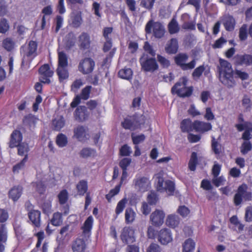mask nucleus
Instances as JSON below:
<instances>
[{
  "instance_id": "obj_1",
  "label": "nucleus",
  "mask_w": 252,
  "mask_h": 252,
  "mask_svg": "<svg viewBox=\"0 0 252 252\" xmlns=\"http://www.w3.org/2000/svg\"><path fill=\"white\" fill-rule=\"evenodd\" d=\"M220 80L228 88H232L236 85L233 76V71L231 64L223 59L220 60V64L218 66Z\"/></svg>"
},
{
  "instance_id": "obj_2",
  "label": "nucleus",
  "mask_w": 252,
  "mask_h": 252,
  "mask_svg": "<svg viewBox=\"0 0 252 252\" xmlns=\"http://www.w3.org/2000/svg\"><path fill=\"white\" fill-rule=\"evenodd\" d=\"M155 176L157 179V190L161 192L166 191L168 195H173L175 191L174 183L169 180L164 181L163 171L159 172Z\"/></svg>"
},
{
  "instance_id": "obj_3",
  "label": "nucleus",
  "mask_w": 252,
  "mask_h": 252,
  "mask_svg": "<svg viewBox=\"0 0 252 252\" xmlns=\"http://www.w3.org/2000/svg\"><path fill=\"white\" fill-rule=\"evenodd\" d=\"M144 123V117L143 115L135 114L125 118L122 122V126L126 129L134 130L140 128Z\"/></svg>"
},
{
  "instance_id": "obj_4",
  "label": "nucleus",
  "mask_w": 252,
  "mask_h": 252,
  "mask_svg": "<svg viewBox=\"0 0 252 252\" xmlns=\"http://www.w3.org/2000/svg\"><path fill=\"white\" fill-rule=\"evenodd\" d=\"M188 79L186 77L181 78L172 88L171 91L173 93H176L180 97H189L192 93L191 87H187Z\"/></svg>"
},
{
  "instance_id": "obj_5",
  "label": "nucleus",
  "mask_w": 252,
  "mask_h": 252,
  "mask_svg": "<svg viewBox=\"0 0 252 252\" xmlns=\"http://www.w3.org/2000/svg\"><path fill=\"white\" fill-rule=\"evenodd\" d=\"M252 198V193L248 185L246 184H242L238 187L234 195V203L235 205L238 206L242 203L243 200L250 201Z\"/></svg>"
},
{
  "instance_id": "obj_6",
  "label": "nucleus",
  "mask_w": 252,
  "mask_h": 252,
  "mask_svg": "<svg viewBox=\"0 0 252 252\" xmlns=\"http://www.w3.org/2000/svg\"><path fill=\"white\" fill-rule=\"evenodd\" d=\"M145 30L147 33H151L153 32L155 37L158 38L163 37L165 32V28L161 23L155 22L152 20L146 24Z\"/></svg>"
},
{
  "instance_id": "obj_7",
  "label": "nucleus",
  "mask_w": 252,
  "mask_h": 252,
  "mask_svg": "<svg viewBox=\"0 0 252 252\" xmlns=\"http://www.w3.org/2000/svg\"><path fill=\"white\" fill-rule=\"evenodd\" d=\"M37 47V43L32 40H31L27 45L21 47V53L23 56L22 64L28 60H31L36 56Z\"/></svg>"
},
{
  "instance_id": "obj_8",
  "label": "nucleus",
  "mask_w": 252,
  "mask_h": 252,
  "mask_svg": "<svg viewBox=\"0 0 252 252\" xmlns=\"http://www.w3.org/2000/svg\"><path fill=\"white\" fill-rule=\"evenodd\" d=\"M133 185L137 191L144 192L151 188V181L147 177L136 174L133 180Z\"/></svg>"
},
{
  "instance_id": "obj_9",
  "label": "nucleus",
  "mask_w": 252,
  "mask_h": 252,
  "mask_svg": "<svg viewBox=\"0 0 252 252\" xmlns=\"http://www.w3.org/2000/svg\"><path fill=\"white\" fill-rule=\"evenodd\" d=\"M189 56L186 53H179L175 57L176 63L183 70H190L194 68L196 65V61L192 60L189 63H186Z\"/></svg>"
},
{
  "instance_id": "obj_10",
  "label": "nucleus",
  "mask_w": 252,
  "mask_h": 252,
  "mask_svg": "<svg viewBox=\"0 0 252 252\" xmlns=\"http://www.w3.org/2000/svg\"><path fill=\"white\" fill-rule=\"evenodd\" d=\"M95 66V62L91 58L86 57L81 60L78 66V71L84 75L91 73Z\"/></svg>"
},
{
  "instance_id": "obj_11",
  "label": "nucleus",
  "mask_w": 252,
  "mask_h": 252,
  "mask_svg": "<svg viewBox=\"0 0 252 252\" xmlns=\"http://www.w3.org/2000/svg\"><path fill=\"white\" fill-rule=\"evenodd\" d=\"M120 237L122 242L126 244H132L135 241L134 230L130 227H125Z\"/></svg>"
},
{
  "instance_id": "obj_12",
  "label": "nucleus",
  "mask_w": 252,
  "mask_h": 252,
  "mask_svg": "<svg viewBox=\"0 0 252 252\" xmlns=\"http://www.w3.org/2000/svg\"><path fill=\"white\" fill-rule=\"evenodd\" d=\"M235 127L239 131L245 130L242 135V138L246 141L251 138V132L252 131V124L250 122H245L243 124H237Z\"/></svg>"
},
{
  "instance_id": "obj_13",
  "label": "nucleus",
  "mask_w": 252,
  "mask_h": 252,
  "mask_svg": "<svg viewBox=\"0 0 252 252\" xmlns=\"http://www.w3.org/2000/svg\"><path fill=\"white\" fill-rule=\"evenodd\" d=\"M171 231L167 228L161 229L158 233V241L162 245H167L172 241Z\"/></svg>"
},
{
  "instance_id": "obj_14",
  "label": "nucleus",
  "mask_w": 252,
  "mask_h": 252,
  "mask_svg": "<svg viewBox=\"0 0 252 252\" xmlns=\"http://www.w3.org/2000/svg\"><path fill=\"white\" fill-rule=\"evenodd\" d=\"M141 64L142 69L145 71L153 72L158 68L157 62L154 58H149L145 60L141 59Z\"/></svg>"
},
{
  "instance_id": "obj_15",
  "label": "nucleus",
  "mask_w": 252,
  "mask_h": 252,
  "mask_svg": "<svg viewBox=\"0 0 252 252\" xmlns=\"http://www.w3.org/2000/svg\"><path fill=\"white\" fill-rule=\"evenodd\" d=\"M23 139L22 134L20 130H14L10 135V140L8 143L9 147L13 148L21 144Z\"/></svg>"
},
{
  "instance_id": "obj_16",
  "label": "nucleus",
  "mask_w": 252,
  "mask_h": 252,
  "mask_svg": "<svg viewBox=\"0 0 252 252\" xmlns=\"http://www.w3.org/2000/svg\"><path fill=\"white\" fill-rule=\"evenodd\" d=\"M190 16L188 13H184L181 16V21L183 22L182 28L186 30L194 31L195 30V21H189Z\"/></svg>"
},
{
  "instance_id": "obj_17",
  "label": "nucleus",
  "mask_w": 252,
  "mask_h": 252,
  "mask_svg": "<svg viewBox=\"0 0 252 252\" xmlns=\"http://www.w3.org/2000/svg\"><path fill=\"white\" fill-rule=\"evenodd\" d=\"M164 217L165 214L162 211L156 210L151 215L150 220L153 225L159 226L163 223Z\"/></svg>"
},
{
  "instance_id": "obj_18",
  "label": "nucleus",
  "mask_w": 252,
  "mask_h": 252,
  "mask_svg": "<svg viewBox=\"0 0 252 252\" xmlns=\"http://www.w3.org/2000/svg\"><path fill=\"white\" fill-rule=\"evenodd\" d=\"M89 113L84 106H80L77 108L74 113L75 119L78 122H83L87 120Z\"/></svg>"
},
{
  "instance_id": "obj_19",
  "label": "nucleus",
  "mask_w": 252,
  "mask_h": 252,
  "mask_svg": "<svg viewBox=\"0 0 252 252\" xmlns=\"http://www.w3.org/2000/svg\"><path fill=\"white\" fill-rule=\"evenodd\" d=\"M91 39L89 34L85 32L81 33L78 37V46L80 49L85 50L90 48Z\"/></svg>"
},
{
  "instance_id": "obj_20",
  "label": "nucleus",
  "mask_w": 252,
  "mask_h": 252,
  "mask_svg": "<svg viewBox=\"0 0 252 252\" xmlns=\"http://www.w3.org/2000/svg\"><path fill=\"white\" fill-rule=\"evenodd\" d=\"M193 129L197 132H205L212 129V125L209 123L195 121L193 123Z\"/></svg>"
},
{
  "instance_id": "obj_21",
  "label": "nucleus",
  "mask_w": 252,
  "mask_h": 252,
  "mask_svg": "<svg viewBox=\"0 0 252 252\" xmlns=\"http://www.w3.org/2000/svg\"><path fill=\"white\" fill-rule=\"evenodd\" d=\"M235 64L239 65L252 64V55L247 54L237 55L235 57Z\"/></svg>"
},
{
  "instance_id": "obj_22",
  "label": "nucleus",
  "mask_w": 252,
  "mask_h": 252,
  "mask_svg": "<svg viewBox=\"0 0 252 252\" xmlns=\"http://www.w3.org/2000/svg\"><path fill=\"white\" fill-rule=\"evenodd\" d=\"M94 219L92 216H89L85 221L81 229L84 235L89 236L90 235L93 227Z\"/></svg>"
},
{
  "instance_id": "obj_23",
  "label": "nucleus",
  "mask_w": 252,
  "mask_h": 252,
  "mask_svg": "<svg viewBox=\"0 0 252 252\" xmlns=\"http://www.w3.org/2000/svg\"><path fill=\"white\" fill-rule=\"evenodd\" d=\"M223 25L227 31H232L235 26V21L234 18L230 15H226L222 19Z\"/></svg>"
},
{
  "instance_id": "obj_24",
  "label": "nucleus",
  "mask_w": 252,
  "mask_h": 252,
  "mask_svg": "<svg viewBox=\"0 0 252 252\" xmlns=\"http://www.w3.org/2000/svg\"><path fill=\"white\" fill-rule=\"evenodd\" d=\"M72 249L73 252H84L86 244L82 239H76L72 243Z\"/></svg>"
},
{
  "instance_id": "obj_25",
  "label": "nucleus",
  "mask_w": 252,
  "mask_h": 252,
  "mask_svg": "<svg viewBox=\"0 0 252 252\" xmlns=\"http://www.w3.org/2000/svg\"><path fill=\"white\" fill-rule=\"evenodd\" d=\"M29 219L32 224L36 227H39L40 225V212L38 210H34L30 213H28Z\"/></svg>"
},
{
  "instance_id": "obj_26",
  "label": "nucleus",
  "mask_w": 252,
  "mask_h": 252,
  "mask_svg": "<svg viewBox=\"0 0 252 252\" xmlns=\"http://www.w3.org/2000/svg\"><path fill=\"white\" fill-rule=\"evenodd\" d=\"M23 191V188L21 186H15L12 188L9 191V196L14 201H17L21 196Z\"/></svg>"
},
{
  "instance_id": "obj_27",
  "label": "nucleus",
  "mask_w": 252,
  "mask_h": 252,
  "mask_svg": "<svg viewBox=\"0 0 252 252\" xmlns=\"http://www.w3.org/2000/svg\"><path fill=\"white\" fill-rule=\"evenodd\" d=\"M136 214L133 209L130 207L127 208L125 210V219L126 224H131L135 220Z\"/></svg>"
},
{
  "instance_id": "obj_28",
  "label": "nucleus",
  "mask_w": 252,
  "mask_h": 252,
  "mask_svg": "<svg viewBox=\"0 0 252 252\" xmlns=\"http://www.w3.org/2000/svg\"><path fill=\"white\" fill-rule=\"evenodd\" d=\"M167 28L169 33L171 34L177 33L180 31L179 25L175 17L168 23Z\"/></svg>"
},
{
  "instance_id": "obj_29",
  "label": "nucleus",
  "mask_w": 252,
  "mask_h": 252,
  "mask_svg": "<svg viewBox=\"0 0 252 252\" xmlns=\"http://www.w3.org/2000/svg\"><path fill=\"white\" fill-rule=\"evenodd\" d=\"M180 221V219L177 215L171 214L167 216L166 223L168 226L172 228H175L178 226Z\"/></svg>"
},
{
  "instance_id": "obj_30",
  "label": "nucleus",
  "mask_w": 252,
  "mask_h": 252,
  "mask_svg": "<svg viewBox=\"0 0 252 252\" xmlns=\"http://www.w3.org/2000/svg\"><path fill=\"white\" fill-rule=\"evenodd\" d=\"M178 49V43L176 38H172L165 47V51L168 54H175Z\"/></svg>"
},
{
  "instance_id": "obj_31",
  "label": "nucleus",
  "mask_w": 252,
  "mask_h": 252,
  "mask_svg": "<svg viewBox=\"0 0 252 252\" xmlns=\"http://www.w3.org/2000/svg\"><path fill=\"white\" fill-rule=\"evenodd\" d=\"M79 154L80 157L84 158H88L95 157L96 152L94 149L90 148H84L80 151Z\"/></svg>"
},
{
  "instance_id": "obj_32",
  "label": "nucleus",
  "mask_w": 252,
  "mask_h": 252,
  "mask_svg": "<svg viewBox=\"0 0 252 252\" xmlns=\"http://www.w3.org/2000/svg\"><path fill=\"white\" fill-rule=\"evenodd\" d=\"M133 72L129 68H124L121 69L118 72V76L121 78L130 80L132 78Z\"/></svg>"
},
{
  "instance_id": "obj_33",
  "label": "nucleus",
  "mask_w": 252,
  "mask_h": 252,
  "mask_svg": "<svg viewBox=\"0 0 252 252\" xmlns=\"http://www.w3.org/2000/svg\"><path fill=\"white\" fill-rule=\"evenodd\" d=\"M74 136L79 141H84L86 138V131L83 126H79L74 130Z\"/></svg>"
},
{
  "instance_id": "obj_34",
  "label": "nucleus",
  "mask_w": 252,
  "mask_h": 252,
  "mask_svg": "<svg viewBox=\"0 0 252 252\" xmlns=\"http://www.w3.org/2000/svg\"><path fill=\"white\" fill-rule=\"evenodd\" d=\"M16 147L18 148L17 154L19 156L27 157L28 159V153L30 151L29 145L25 143H22Z\"/></svg>"
},
{
  "instance_id": "obj_35",
  "label": "nucleus",
  "mask_w": 252,
  "mask_h": 252,
  "mask_svg": "<svg viewBox=\"0 0 252 252\" xmlns=\"http://www.w3.org/2000/svg\"><path fill=\"white\" fill-rule=\"evenodd\" d=\"M52 125L54 130H60L65 125L64 118L63 116H60L55 118L53 120Z\"/></svg>"
},
{
  "instance_id": "obj_36",
  "label": "nucleus",
  "mask_w": 252,
  "mask_h": 252,
  "mask_svg": "<svg viewBox=\"0 0 252 252\" xmlns=\"http://www.w3.org/2000/svg\"><path fill=\"white\" fill-rule=\"evenodd\" d=\"M181 129L182 132H190L193 130V123L189 119L183 120L181 123Z\"/></svg>"
},
{
  "instance_id": "obj_37",
  "label": "nucleus",
  "mask_w": 252,
  "mask_h": 252,
  "mask_svg": "<svg viewBox=\"0 0 252 252\" xmlns=\"http://www.w3.org/2000/svg\"><path fill=\"white\" fill-rule=\"evenodd\" d=\"M195 243L193 240L188 239L183 244V252H193L195 248Z\"/></svg>"
},
{
  "instance_id": "obj_38",
  "label": "nucleus",
  "mask_w": 252,
  "mask_h": 252,
  "mask_svg": "<svg viewBox=\"0 0 252 252\" xmlns=\"http://www.w3.org/2000/svg\"><path fill=\"white\" fill-rule=\"evenodd\" d=\"M67 66H58L57 73L60 81L66 79L69 76Z\"/></svg>"
},
{
  "instance_id": "obj_39",
  "label": "nucleus",
  "mask_w": 252,
  "mask_h": 252,
  "mask_svg": "<svg viewBox=\"0 0 252 252\" xmlns=\"http://www.w3.org/2000/svg\"><path fill=\"white\" fill-rule=\"evenodd\" d=\"M68 57L63 51L58 52V66H67Z\"/></svg>"
},
{
  "instance_id": "obj_40",
  "label": "nucleus",
  "mask_w": 252,
  "mask_h": 252,
  "mask_svg": "<svg viewBox=\"0 0 252 252\" xmlns=\"http://www.w3.org/2000/svg\"><path fill=\"white\" fill-rule=\"evenodd\" d=\"M76 188L78 194L83 195L88 190L87 182L85 180L80 181L77 185Z\"/></svg>"
},
{
  "instance_id": "obj_41",
  "label": "nucleus",
  "mask_w": 252,
  "mask_h": 252,
  "mask_svg": "<svg viewBox=\"0 0 252 252\" xmlns=\"http://www.w3.org/2000/svg\"><path fill=\"white\" fill-rule=\"evenodd\" d=\"M127 202V199L126 197L123 198L118 202L115 209V213L117 216L121 214L123 212Z\"/></svg>"
},
{
  "instance_id": "obj_42",
  "label": "nucleus",
  "mask_w": 252,
  "mask_h": 252,
  "mask_svg": "<svg viewBox=\"0 0 252 252\" xmlns=\"http://www.w3.org/2000/svg\"><path fill=\"white\" fill-rule=\"evenodd\" d=\"M51 223L54 226H60L63 223L62 215L59 212L55 213L51 220Z\"/></svg>"
},
{
  "instance_id": "obj_43",
  "label": "nucleus",
  "mask_w": 252,
  "mask_h": 252,
  "mask_svg": "<svg viewBox=\"0 0 252 252\" xmlns=\"http://www.w3.org/2000/svg\"><path fill=\"white\" fill-rule=\"evenodd\" d=\"M39 72L41 75H45L47 77H52L53 71H52L48 64H45L41 66L39 69Z\"/></svg>"
},
{
  "instance_id": "obj_44",
  "label": "nucleus",
  "mask_w": 252,
  "mask_h": 252,
  "mask_svg": "<svg viewBox=\"0 0 252 252\" xmlns=\"http://www.w3.org/2000/svg\"><path fill=\"white\" fill-rule=\"evenodd\" d=\"M197 164V156L196 152H192L189 162V168L191 171H194Z\"/></svg>"
},
{
  "instance_id": "obj_45",
  "label": "nucleus",
  "mask_w": 252,
  "mask_h": 252,
  "mask_svg": "<svg viewBox=\"0 0 252 252\" xmlns=\"http://www.w3.org/2000/svg\"><path fill=\"white\" fill-rule=\"evenodd\" d=\"M7 239V230L5 224H0V242L5 244Z\"/></svg>"
},
{
  "instance_id": "obj_46",
  "label": "nucleus",
  "mask_w": 252,
  "mask_h": 252,
  "mask_svg": "<svg viewBox=\"0 0 252 252\" xmlns=\"http://www.w3.org/2000/svg\"><path fill=\"white\" fill-rule=\"evenodd\" d=\"M72 18V24L74 28H78L80 26L82 22V19L81 13L77 12L73 13Z\"/></svg>"
},
{
  "instance_id": "obj_47",
  "label": "nucleus",
  "mask_w": 252,
  "mask_h": 252,
  "mask_svg": "<svg viewBox=\"0 0 252 252\" xmlns=\"http://www.w3.org/2000/svg\"><path fill=\"white\" fill-rule=\"evenodd\" d=\"M56 143L60 147H63L67 143V138L64 134L60 133L57 137Z\"/></svg>"
},
{
  "instance_id": "obj_48",
  "label": "nucleus",
  "mask_w": 252,
  "mask_h": 252,
  "mask_svg": "<svg viewBox=\"0 0 252 252\" xmlns=\"http://www.w3.org/2000/svg\"><path fill=\"white\" fill-rule=\"evenodd\" d=\"M121 187V184L117 185L115 188L111 189L109 193L106 195V198L109 202H111V199L113 196L119 193Z\"/></svg>"
},
{
  "instance_id": "obj_49",
  "label": "nucleus",
  "mask_w": 252,
  "mask_h": 252,
  "mask_svg": "<svg viewBox=\"0 0 252 252\" xmlns=\"http://www.w3.org/2000/svg\"><path fill=\"white\" fill-rule=\"evenodd\" d=\"M28 161L27 158L26 157L19 163L15 164L13 167V172L14 173H19V171L25 168V164Z\"/></svg>"
},
{
  "instance_id": "obj_50",
  "label": "nucleus",
  "mask_w": 252,
  "mask_h": 252,
  "mask_svg": "<svg viewBox=\"0 0 252 252\" xmlns=\"http://www.w3.org/2000/svg\"><path fill=\"white\" fill-rule=\"evenodd\" d=\"M14 42L10 38H6L2 41L3 47L8 51H11L14 47Z\"/></svg>"
},
{
  "instance_id": "obj_51",
  "label": "nucleus",
  "mask_w": 252,
  "mask_h": 252,
  "mask_svg": "<svg viewBox=\"0 0 252 252\" xmlns=\"http://www.w3.org/2000/svg\"><path fill=\"white\" fill-rule=\"evenodd\" d=\"M75 43L74 34L69 33L66 36L65 46L68 48H70L74 46Z\"/></svg>"
},
{
  "instance_id": "obj_52",
  "label": "nucleus",
  "mask_w": 252,
  "mask_h": 252,
  "mask_svg": "<svg viewBox=\"0 0 252 252\" xmlns=\"http://www.w3.org/2000/svg\"><path fill=\"white\" fill-rule=\"evenodd\" d=\"M9 25L8 21L5 18L0 20V33H5L8 31Z\"/></svg>"
},
{
  "instance_id": "obj_53",
  "label": "nucleus",
  "mask_w": 252,
  "mask_h": 252,
  "mask_svg": "<svg viewBox=\"0 0 252 252\" xmlns=\"http://www.w3.org/2000/svg\"><path fill=\"white\" fill-rule=\"evenodd\" d=\"M239 37L241 40H245L248 37L247 26L244 24L239 29Z\"/></svg>"
},
{
  "instance_id": "obj_54",
  "label": "nucleus",
  "mask_w": 252,
  "mask_h": 252,
  "mask_svg": "<svg viewBox=\"0 0 252 252\" xmlns=\"http://www.w3.org/2000/svg\"><path fill=\"white\" fill-rule=\"evenodd\" d=\"M58 196L60 203L64 204L67 201L68 194L66 189H63L59 193Z\"/></svg>"
},
{
  "instance_id": "obj_55",
  "label": "nucleus",
  "mask_w": 252,
  "mask_h": 252,
  "mask_svg": "<svg viewBox=\"0 0 252 252\" xmlns=\"http://www.w3.org/2000/svg\"><path fill=\"white\" fill-rule=\"evenodd\" d=\"M91 89V86H87L83 89L79 96L81 98L84 100L88 99L90 97Z\"/></svg>"
},
{
  "instance_id": "obj_56",
  "label": "nucleus",
  "mask_w": 252,
  "mask_h": 252,
  "mask_svg": "<svg viewBox=\"0 0 252 252\" xmlns=\"http://www.w3.org/2000/svg\"><path fill=\"white\" fill-rule=\"evenodd\" d=\"M234 74L236 78H238L242 80H245L249 78V75L246 72L241 70L235 69L234 71Z\"/></svg>"
},
{
  "instance_id": "obj_57",
  "label": "nucleus",
  "mask_w": 252,
  "mask_h": 252,
  "mask_svg": "<svg viewBox=\"0 0 252 252\" xmlns=\"http://www.w3.org/2000/svg\"><path fill=\"white\" fill-rule=\"evenodd\" d=\"M177 212L183 218L187 217L190 213L189 209L185 205L180 206L177 210Z\"/></svg>"
},
{
  "instance_id": "obj_58",
  "label": "nucleus",
  "mask_w": 252,
  "mask_h": 252,
  "mask_svg": "<svg viewBox=\"0 0 252 252\" xmlns=\"http://www.w3.org/2000/svg\"><path fill=\"white\" fill-rule=\"evenodd\" d=\"M252 148V144L250 141H246L244 142L241 147V152L245 155L251 150Z\"/></svg>"
},
{
  "instance_id": "obj_59",
  "label": "nucleus",
  "mask_w": 252,
  "mask_h": 252,
  "mask_svg": "<svg viewBox=\"0 0 252 252\" xmlns=\"http://www.w3.org/2000/svg\"><path fill=\"white\" fill-rule=\"evenodd\" d=\"M33 186L35 190L40 194L43 193L45 190V186L42 181H39L33 183Z\"/></svg>"
},
{
  "instance_id": "obj_60",
  "label": "nucleus",
  "mask_w": 252,
  "mask_h": 252,
  "mask_svg": "<svg viewBox=\"0 0 252 252\" xmlns=\"http://www.w3.org/2000/svg\"><path fill=\"white\" fill-rule=\"evenodd\" d=\"M212 148L216 154L219 155L221 152V145L216 140L215 138H213L212 140Z\"/></svg>"
},
{
  "instance_id": "obj_61",
  "label": "nucleus",
  "mask_w": 252,
  "mask_h": 252,
  "mask_svg": "<svg viewBox=\"0 0 252 252\" xmlns=\"http://www.w3.org/2000/svg\"><path fill=\"white\" fill-rule=\"evenodd\" d=\"M42 210L44 213L48 214L51 212L52 205L50 200L45 201L42 205Z\"/></svg>"
},
{
  "instance_id": "obj_62",
  "label": "nucleus",
  "mask_w": 252,
  "mask_h": 252,
  "mask_svg": "<svg viewBox=\"0 0 252 252\" xmlns=\"http://www.w3.org/2000/svg\"><path fill=\"white\" fill-rule=\"evenodd\" d=\"M131 162V158H125L120 161L119 165L122 170H127V167L130 165Z\"/></svg>"
},
{
  "instance_id": "obj_63",
  "label": "nucleus",
  "mask_w": 252,
  "mask_h": 252,
  "mask_svg": "<svg viewBox=\"0 0 252 252\" xmlns=\"http://www.w3.org/2000/svg\"><path fill=\"white\" fill-rule=\"evenodd\" d=\"M156 0H141L140 5L148 9H151Z\"/></svg>"
},
{
  "instance_id": "obj_64",
  "label": "nucleus",
  "mask_w": 252,
  "mask_h": 252,
  "mask_svg": "<svg viewBox=\"0 0 252 252\" xmlns=\"http://www.w3.org/2000/svg\"><path fill=\"white\" fill-rule=\"evenodd\" d=\"M146 252H161V249L158 244L152 243L147 249Z\"/></svg>"
}]
</instances>
